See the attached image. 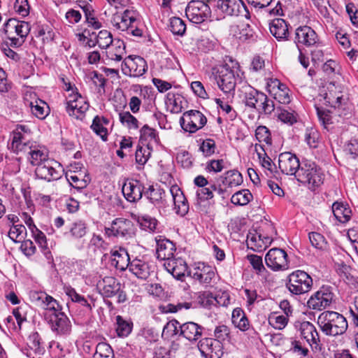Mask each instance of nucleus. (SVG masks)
<instances>
[{
	"label": "nucleus",
	"instance_id": "obj_1",
	"mask_svg": "<svg viewBox=\"0 0 358 358\" xmlns=\"http://www.w3.org/2000/svg\"><path fill=\"white\" fill-rule=\"evenodd\" d=\"M317 324L321 331L327 336H337L343 335L348 329L345 317L335 311L326 310L320 314Z\"/></svg>",
	"mask_w": 358,
	"mask_h": 358
},
{
	"label": "nucleus",
	"instance_id": "obj_2",
	"mask_svg": "<svg viewBox=\"0 0 358 358\" xmlns=\"http://www.w3.org/2000/svg\"><path fill=\"white\" fill-rule=\"evenodd\" d=\"M30 29L28 22L15 18L9 19L3 26L6 37L10 41V46L13 48H18L24 43Z\"/></svg>",
	"mask_w": 358,
	"mask_h": 358
},
{
	"label": "nucleus",
	"instance_id": "obj_3",
	"mask_svg": "<svg viewBox=\"0 0 358 358\" xmlns=\"http://www.w3.org/2000/svg\"><path fill=\"white\" fill-rule=\"evenodd\" d=\"M296 180L310 189L319 187L323 182L324 175L321 169L313 162H304L296 175Z\"/></svg>",
	"mask_w": 358,
	"mask_h": 358
},
{
	"label": "nucleus",
	"instance_id": "obj_4",
	"mask_svg": "<svg viewBox=\"0 0 358 358\" xmlns=\"http://www.w3.org/2000/svg\"><path fill=\"white\" fill-rule=\"evenodd\" d=\"M214 78L219 88L225 94L234 91L239 78L238 69L231 68L228 64L213 69Z\"/></svg>",
	"mask_w": 358,
	"mask_h": 358
},
{
	"label": "nucleus",
	"instance_id": "obj_5",
	"mask_svg": "<svg viewBox=\"0 0 358 358\" xmlns=\"http://www.w3.org/2000/svg\"><path fill=\"white\" fill-rule=\"evenodd\" d=\"M110 22L116 30L127 31V34L134 36H142V29L134 24L136 22V18L134 10L127 9L122 13L113 14Z\"/></svg>",
	"mask_w": 358,
	"mask_h": 358
},
{
	"label": "nucleus",
	"instance_id": "obj_6",
	"mask_svg": "<svg viewBox=\"0 0 358 358\" xmlns=\"http://www.w3.org/2000/svg\"><path fill=\"white\" fill-rule=\"evenodd\" d=\"M312 278L302 270H296L287 277L286 287L294 295H301L308 292L313 287Z\"/></svg>",
	"mask_w": 358,
	"mask_h": 358
},
{
	"label": "nucleus",
	"instance_id": "obj_7",
	"mask_svg": "<svg viewBox=\"0 0 358 358\" xmlns=\"http://www.w3.org/2000/svg\"><path fill=\"white\" fill-rule=\"evenodd\" d=\"M11 143L8 148L15 154L26 153L33 146L31 131L26 125H17L11 134Z\"/></svg>",
	"mask_w": 358,
	"mask_h": 358
},
{
	"label": "nucleus",
	"instance_id": "obj_8",
	"mask_svg": "<svg viewBox=\"0 0 358 358\" xmlns=\"http://www.w3.org/2000/svg\"><path fill=\"white\" fill-rule=\"evenodd\" d=\"M97 289L104 298L117 296V302L124 303L127 300L125 292L122 289V284L114 277L106 276L97 282Z\"/></svg>",
	"mask_w": 358,
	"mask_h": 358
},
{
	"label": "nucleus",
	"instance_id": "obj_9",
	"mask_svg": "<svg viewBox=\"0 0 358 358\" xmlns=\"http://www.w3.org/2000/svg\"><path fill=\"white\" fill-rule=\"evenodd\" d=\"M30 301L41 309L45 310V314H54L62 310L59 302L52 296L45 292L31 290L29 293Z\"/></svg>",
	"mask_w": 358,
	"mask_h": 358
},
{
	"label": "nucleus",
	"instance_id": "obj_10",
	"mask_svg": "<svg viewBox=\"0 0 358 358\" xmlns=\"http://www.w3.org/2000/svg\"><path fill=\"white\" fill-rule=\"evenodd\" d=\"M105 234L108 237H117L129 238L134 234L133 222L125 218H116L108 227L104 229Z\"/></svg>",
	"mask_w": 358,
	"mask_h": 358
},
{
	"label": "nucleus",
	"instance_id": "obj_11",
	"mask_svg": "<svg viewBox=\"0 0 358 358\" xmlns=\"http://www.w3.org/2000/svg\"><path fill=\"white\" fill-rule=\"evenodd\" d=\"M89 106V103L78 92L69 94L66 98V110L70 116L77 120L85 117Z\"/></svg>",
	"mask_w": 358,
	"mask_h": 358
},
{
	"label": "nucleus",
	"instance_id": "obj_12",
	"mask_svg": "<svg viewBox=\"0 0 358 358\" xmlns=\"http://www.w3.org/2000/svg\"><path fill=\"white\" fill-rule=\"evenodd\" d=\"M63 171L59 162L49 158L36 168L35 174L38 178L50 182L59 179Z\"/></svg>",
	"mask_w": 358,
	"mask_h": 358
},
{
	"label": "nucleus",
	"instance_id": "obj_13",
	"mask_svg": "<svg viewBox=\"0 0 358 358\" xmlns=\"http://www.w3.org/2000/svg\"><path fill=\"white\" fill-rule=\"evenodd\" d=\"M185 14L192 22L200 24L210 17L211 10L203 1H191L185 9Z\"/></svg>",
	"mask_w": 358,
	"mask_h": 358
},
{
	"label": "nucleus",
	"instance_id": "obj_14",
	"mask_svg": "<svg viewBox=\"0 0 358 358\" xmlns=\"http://www.w3.org/2000/svg\"><path fill=\"white\" fill-rule=\"evenodd\" d=\"M207 119L199 110H191L183 113L180 119V124L182 129L189 133H194L206 124Z\"/></svg>",
	"mask_w": 358,
	"mask_h": 358
},
{
	"label": "nucleus",
	"instance_id": "obj_15",
	"mask_svg": "<svg viewBox=\"0 0 358 358\" xmlns=\"http://www.w3.org/2000/svg\"><path fill=\"white\" fill-rule=\"evenodd\" d=\"M124 75L130 77H140L147 71V63L140 56L129 55L124 58L121 64Z\"/></svg>",
	"mask_w": 358,
	"mask_h": 358
},
{
	"label": "nucleus",
	"instance_id": "obj_16",
	"mask_svg": "<svg viewBox=\"0 0 358 358\" xmlns=\"http://www.w3.org/2000/svg\"><path fill=\"white\" fill-rule=\"evenodd\" d=\"M45 320L50 325L52 331L57 335H68L71 331V324L66 315L62 310L54 314H45Z\"/></svg>",
	"mask_w": 358,
	"mask_h": 358
},
{
	"label": "nucleus",
	"instance_id": "obj_17",
	"mask_svg": "<svg viewBox=\"0 0 358 358\" xmlns=\"http://www.w3.org/2000/svg\"><path fill=\"white\" fill-rule=\"evenodd\" d=\"M266 266L274 271H285L289 268L287 252L280 248H274L268 250L265 256Z\"/></svg>",
	"mask_w": 358,
	"mask_h": 358
},
{
	"label": "nucleus",
	"instance_id": "obj_18",
	"mask_svg": "<svg viewBox=\"0 0 358 358\" xmlns=\"http://www.w3.org/2000/svg\"><path fill=\"white\" fill-rule=\"evenodd\" d=\"M334 293L329 287H322L310 296L307 304L310 309L322 310L330 306L334 300Z\"/></svg>",
	"mask_w": 358,
	"mask_h": 358
},
{
	"label": "nucleus",
	"instance_id": "obj_19",
	"mask_svg": "<svg viewBox=\"0 0 358 358\" xmlns=\"http://www.w3.org/2000/svg\"><path fill=\"white\" fill-rule=\"evenodd\" d=\"M188 275L199 281L200 284L208 285L215 278V268L203 262H198L189 271Z\"/></svg>",
	"mask_w": 358,
	"mask_h": 358
},
{
	"label": "nucleus",
	"instance_id": "obj_20",
	"mask_svg": "<svg viewBox=\"0 0 358 358\" xmlns=\"http://www.w3.org/2000/svg\"><path fill=\"white\" fill-rule=\"evenodd\" d=\"M301 336L310 345L313 350H320L321 344L316 327L310 322H301L299 327Z\"/></svg>",
	"mask_w": 358,
	"mask_h": 358
},
{
	"label": "nucleus",
	"instance_id": "obj_21",
	"mask_svg": "<svg viewBox=\"0 0 358 358\" xmlns=\"http://www.w3.org/2000/svg\"><path fill=\"white\" fill-rule=\"evenodd\" d=\"M199 350L205 358H221L223 355V345L212 338L201 340L198 345Z\"/></svg>",
	"mask_w": 358,
	"mask_h": 358
},
{
	"label": "nucleus",
	"instance_id": "obj_22",
	"mask_svg": "<svg viewBox=\"0 0 358 358\" xmlns=\"http://www.w3.org/2000/svg\"><path fill=\"white\" fill-rule=\"evenodd\" d=\"M278 166L282 173L287 175H296L301 164L299 158L289 152H282L279 155Z\"/></svg>",
	"mask_w": 358,
	"mask_h": 358
},
{
	"label": "nucleus",
	"instance_id": "obj_23",
	"mask_svg": "<svg viewBox=\"0 0 358 358\" xmlns=\"http://www.w3.org/2000/svg\"><path fill=\"white\" fill-rule=\"evenodd\" d=\"M163 266L176 279L180 280H182L186 275H188L189 271L186 262L180 257L175 258L173 257L164 262Z\"/></svg>",
	"mask_w": 358,
	"mask_h": 358
},
{
	"label": "nucleus",
	"instance_id": "obj_24",
	"mask_svg": "<svg viewBox=\"0 0 358 358\" xmlns=\"http://www.w3.org/2000/svg\"><path fill=\"white\" fill-rule=\"evenodd\" d=\"M144 187L136 180H127L123 184L122 192L129 202H136L143 196Z\"/></svg>",
	"mask_w": 358,
	"mask_h": 358
},
{
	"label": "nucleus",
	"instance_id": "obj_25",
	"mask_svg": "<svg viewBox=\"0 0 358 358\" xmlns=\"http://www.w3.org/2000/svg\"><path fill=\"white\" fill-rule=\"evenodd\" d=\"M155 241L157 243L156 254L158 259L165 262L174 257L176 249L172 241L162 236L156 237Z\"/></svg>",
	"mask_w": 358,
	"mask_h": 358
},
{
	"label": "nucleus",
	"instance_id": "obj_26",
	"mask_svg": "<svg viewBox=\"0 0 358 358\" xmlns=\"http://www.w3.org/2000/svg\"><path fill=\"white\" fill-rule=\"evenodd\" d=\"M169 191L173 197L176 213L180 216H185L188 213L189 204L182 191L178 185L171 186Z\"/></svg>",
	"mask_w": 358,
	"mask_h": 358
},
{
	"label": "nucleus",
	"instance_id": "obj_27",
	"mask_svg": "<svg viewBox=\"0 0 358 358\" xmlns=\"http://www.w3.org/2000/svg\"><path fill=\"white\" fill-rule=\"evenodd\" d=\"M317 36L315 31L308 26L299 27L295 31L294 43L296 46L299 43L310 46L317 42Z\"/></svg>",
	"mask_w": 358,
	"mask_h": 358
},
{
	"label": "nucleus",
	"instance_id": "obj_28",
	"mask_svg": "<svg viewBox=\"0 0 358 358\" xmlns=\"http://www.w3.org/2000/svg\"><path fill=\"white\" fill-rule=\"evenodd\" d=\"M153 265L140 259H134L130 263L129 271L138 278L146 280L152 272Z\"/></svg>",
	"mask_w": 358,
	"mask_h": 358
},
{
	"label": "nucleus",
	"instance_id": "obj_29",
	"mask_svg": "<svg viewBox=\"0 0 358 358\" xmlns=\"http://www.w3.org/2000/svg\"><path fill=\"white\" fill-rule=\"evenodd\" d=\"M111 255L112 264L116 268L120 271H124L127 268H129L131 261H130L129 255L126 249L120 248L118 250H112Z\"/></svg>",
	"mask_w": 358,
	"mask_h": 358
},
{
	"label": "nucleus",
	"instance_id": "obj_30",
	"mask_svg": "<svg viewBox=\"0 0 358 358\" xmlns=\"http://www.w3.org/2000/svg\"><path fill=\"white\" fill-rule=\"evenodd\" d=\"M179 328L180 335L190 341L198 340L202 335L203 327L193 322L179 325Z\"/></svg>",
	"mask_w": 358,
	"mask_h": 358
},
{
	"label": "nucleus",
	"instance_id": "obj_31",
	"mask_svg": "<svg viewBox=\"0 0 358 358\" xmlns=\"http://www.w3.org/2000/svg\"><path fill=\"white\" fill-rule=\"evenodd\" d=\"M107 57L115 62H122L126 57V46L123 41L115 39L106 52Z\"/></svg>",
	"mask_w": 358,
	"mask_h": 358
},
{
	"label": "nucleus",
	"instance_id": "obj_32",
	"mask_svg": "<svg viewBox=\"0 0 358 358\" xmlns=\"http://www.w3.org/2000/svg\"><path fill=\"white\" fill-rule=\"evenodd\" d=\"M264 241L260 240V233L257 231H250L247 236L248 247L256 252L264 250L271 243L272 238H266Z\"/></svg>",
	"mask_w": 358,
	"mask_h": 358
},
{
	"label": "nucleus",
	"instance_id": "obj_33",
	"mask_svg": "<svg viewBox=\"0 0 358 358\" xmlns=\"http://www.w3.org/2000/svg\"><path fill=\"white\" fill-rule=\"evenodd\" d=\"M271 83L273 84L274 99L278 102L282 104L289 103L291 101V96L288 87L277 79L272 80Z\"/></svg>",
	"mask_w": 358,
	"mask_h": 358
},
{
	"label": "nucleus",
	"instance_id": "obj_34",
	"mask_svg": "<svg viewBox=\"0 0 358 358\" xmlns=\"http://www.w3.org/2000/svg\"><path fill=\"white\" fill-rule=\"evenodd\" d=\"M270 32L278 41L285 40L288 36V25L285 20L275 18L269 26Z\"/></svg>",
	"mask_w": 358,
	"mask_h": 358
},
{
	"label": "nucleus",
	"instance_id": "obj_35",
	"mask_svg": "<svg viewBox=\"0 0 358 358\" xmlns=\"http://www.w3.org/2000/svg\"><path fill=\"white\" fill-rule=\"evenodd\" d=\"M184 97L178 94L170 92L166 94L165 104L168 110L171 113H179L182 109Z\"/></svg>",
	"mask_w": 358,
	"mask_h": 358
},
{
	"label": "nucleus",
	"instance_id": "obj_36",
	"mask_svg": "<svg viewBox=\"0 0 358 358\" xmlns=\"http://www.w3.org/2000/svg\"><path fill=\"white\" fill-rule=\"evenodd\" d=\"M332 212L336 219L341 223L348 222L352 215V211L348 204L336 201L332 205Z\"/></svg>",
	"mask_w": 358,
	"mask_h": 358
},
{
	"label": "nucleus",
	"instance_id": "obj_37",
	"mask_svg": "<svg viewBox=\"0 0 358 358\" xmlns=\"http://www.w3.org/2000/svg\"><path fill=\"white\" fill-rule=\"evenodd\" d=\"M109 120L103 116L96 115L94 117L91 129L103 141H106L108 139V129L106 126L109 124Z\"/></svg>",
	"mask_w": 358,
	"mask_h": 358
},
{
	"label": "nucleus",
	"instance_id": "obj_38",
	"mask_svg": "<svg viewBox=\"0 0 358 358\" xmlns=\"http://www.w3.org/2000/svg\"><path fill=\"white\" fill-rule=\"evenodd\" d=\"M88 232L87 225L83 220H76L69 227V231L66 233L72 239L80 241L84 238Z\"/></svg>",
	"mask_w": 358,
	"mask_h": 358
},
{
	"label": "nucleus",
	"instance_id": "obj_39",
	"mask_svg": "<svg viewBox=\"0 0 358 358\" xmlns=\"http://www.w3.org/2000/svg\"><path fill=\"white\" fill-rule=\"evenodd\" d=\"M26 153L29 156L28 159L30 163L36 167L49 159L45 148L39 146H32Z\"/></svg>",
	"mask_w": 358,
	"mask_h": 358
},
{
	"label": "nucleus",
	"instance_id": "obj_40",
	"mask_svg": "<svg viewBox=\"0 0 358 358\" xmlns=\"http://www.w3.org/2000/svg\"><path fill=\"white\" fill-rule=\"evenodd\" d=\"M218 181L222 182L226 187H233L241 185L243 182L241 174L236 170L227 171L223 176L218 178Z\"/></svg>",
	"mask_w": 358,
	"mask_h": 358
},
{
	"label": "nucleus",
	"instance_id": "obj_41",
	"mask_svg": "<svg viewBox=\"0 0 358 358\" xmlns=\"http://www.w3.org/2000/svg\"><path fill=\"white\" fill-rule=\"evenodd\" d=\"M264 93L254 88H250L244 94V102L246 106L257 109L259 102L264 101Z\"/></svg>",
	"mask_w": 358,
	"mask_h": 358
},
{
	"label": "nucleus",
	"instance_id": "obj_42",
	"mask_svg": "<svg viewBox=\"0 0 358 358\" xmlns=\"http://www.w3.org/2000/svg\"><path fill=\"white\" fill-rule=\"evenodd\" d=\"M145 195L155 206L160 208L164 205L165 192L159 187L150 186Z\"/></svg>",
	"mask_w": 358,
	"mask_h": 358
},
{
	"label": "nucleus",
	"instance_id": "obj_43",
	"mask_svg": "<svg viewBox=\"0 0 358 358\" xmlns=\"http://www.w3.org/2000/svg\"><path fill=\"white\" fill-rule=\"evenodd\" d=\"M64 292L72 302L77 303L90 310L92 309V307L88 302L87 299L84 296L78 293L71 286L64 285Z\"/></svg>",
	"mask_w": 358,
	"mask_h": 358
},
{
	"label": "nucleus",
	"instance_id": "obj_44",
	"mask_svg": "<svg viewBox=\"0 0 358 358\" xmlns=\"http://www.w3.org/2000/svg\"><path fill=\"white\" fill-rule=\"evenodd\" d=\"M136 220L142 230L149 233L155 232L158 224L157 220L148 215H138Z\"/></svg>",
	"mask_w": 358,
	"mask_h": 358
},
{
	"label": "nucleus",
	"instance_id": "obj_45",
	"mask_svg": "<svg viewBox=\"0 0 358 358\" xmlns=\"http://www.w3.org/2000/svg\"><path fill=\"white\" fill-rule=\"evenodd\" d=\"M29 106L31 113L40 120L45 119L49 113L48 106L41 99H36L34 101H30Z\"/></svg>",
	"mask_w": 358,
	"mask_h": 358
},
{
	"label": "nucleus",
	"instance_id": "obj_46",
	"mask_svg": "<svg viewBox=\"0 0 358 358\" xmlns=\"http://www.w3.org/2000/svg\"><path fill=\"white\" fill-rule=\"evenodd\" d=\"M216 8L227 15H237L239 5L234 0H217Z\"/></svg>",
	"mask_w": 358,
	"mask_h": 358
},
{
	"label": "nucleus",
	"instance_id": "obj_47",
	"mask_svg": "<svg viewBox=\"0 0 358 358\" xmlns=\"http://www.w3.org/2000/svg\"><path fill=\"white\" fill-rule=\"evenodd\" d=\"M350 267L346 264L342 263L338 264L336 268V271L339 275L341 279L346 284L352 285L355 289L358 288V278H355L349 273Z\"/></svg>",
	"mask_w": 358,
	"mask_h": 358
},
{
	"label": "nucleus",
	"instance_id": "obj_48",
	"mask_svg": "<svg viewBox=\"0 0 358 358\" xmlns=\"http://www.w3.org/2000/svg\"><path fill=\"white\" fill-rule=\"evenodd\" d=\"M275 115L283 123L292 125L297 122V114L292 111L289 112L281 107L275 108Z\"/></svg>",
	"mask_w": 358,
	"mask_h": 358
},
{
	"label": "nucleus",
	"instance_id": "obj_49",
	"mask_svg": "<svg viewBox=\"0 0 358 358\" xmlns=\"http://www.w3.org/2000/svg\"><path fill=\"white\" fill-rule=\"evenodd\" d=\"M116 332L120 337H127L130 334L133 323L124 320L122 316L116 317Z\"/></svg>",
	"mask_w": 358,
	"mask_h": 358
},
{
	"label": "nucleus",
	"instance_id": "obj_50",
	"mask_svg": "<svg viewBox=\"0 0 358 358\" xmlns=\"http://www.w3.org/2000/svg\"><path fill=\"white\" fill-rule=\"evenodd\" d=\"M66 178L70 185L77 189H82L86 187L91 181L90 175L86 173H85L83 178H80V176L77 175H66Z\"/></svg>",
	"mask_w": 358,
	"mask_h": 358
},
{
	"label": "nucleus",
	"instance_id": "obj_51",
	"mask_svg": "<svg viewBox=\"0 0 358 358\" xmlns=\"http://www.w3.org/2000/svg\"><path fill=\"white\" fill-rule=\"evenodd\" d=\"M252 198L253 196L250 192L248 189H244L234 193L231 198V201L234 205L245 206Z\"/></svg>",
	"mask_w": 358,
	"mask_h": 358
},
{
	"label": "nucleus",
	"instance_id": "obj_52",
	"mask_svg": "<svg viewBox=\"0 0 358 358\" xmlns=\"http://www.w3.org/2000/svg\"><path fill=\"white\" fill-rule=\"evenodd\" d=\"M198 302L204 308H210L212 306L220 304L217 296H214L209 291L200 292L197 296Z\"/></svg>",
	"mask_w": 358,
	"mask_h": 358
},
{
	"label": "nucleus",
	"instance_id": "obj_53",
	"mask_svg": "<svg viewBox=\"0 0 358 358\" xmlns=\"http://www.w3.org/2000/svg\"><path fill=\"white\" fill-rule=\"evenodd\" d=\"M119 120L122 125L129 129H137L139 127L138 120L129 111H123L119 113Z\"/></svg>",
	"mask_w": 358,
	"mask_h": 358
},
{
	"label": "nucleus",
	"instance_id": "obj_54",
	"mask_svg": "<svg viewBox=\"0 0 358 358\" xmlns=\"http://www.w3.org/2000/svg\"><path fill=\"white\" fill-rule=\"evenodd\" d=\"M169 27L171 31L174 35L183 36L186 31V24L180 17H173L169 20Z\"/></svg>",
	"mask_w": 358,
	"mask_h": 358
},
{
	"label": "nucleus",
	"instance_id": "obj_55",
	"mask_svg": "<svg viewBox=\"0 0 358 358\" xmlns=\"http://www.w3.org/2000/svg\"><path fill=\"white\" fill-rule=\"evenodd\" d=\"M97 45L102 49L108 48L113 43L112 34L107 30L100 31L96 36Z\"/></svg>",
	"mask_w": 358,
	"mask_h": 358
},
{
	"label": "nucleus",
	"instance_id": "obj_56",
	"mask_svg": "<svg viewBox=\"0 0 358 358\" xmlns=\"http://www.w3.org/2000/svg\"><path fill=\"white\" fill-rule=\"evenodd\" d=\"M305 141L311 148H316L320 143V134L313 127L306 128L305 131Z\"/></svg>",
	"mask_w": 358,
	"mask_h": 358
},
{
	"label": "nucleus",
	"instance_id": "obj_57",
	"mask_svg": "<svg viewBox=\"0 0 358 358\" xmlns=\"http://www.w3.org/2000/svg\"><path fill=\"white\" fill-rule=\"evenodd\" d=\"M325 99L331 107L337 110L339 116H347L350 113L349 109H347L345 104H343L342 96H337L334 100H331L330 97L326 96Z\"/></svg>",
	"mask_w": 358,
	"mask_h": 358
},
{
	"label": "nucleus",
	"instance_id": "obj_58",
	"mask_svg": "<svg viewBox=\"0 0 358 358\" xmlns=\"http://www.w3.org/2000/svg\"><path fill=\"white\" fill-rule=\"evenodd\" d=\"M92 358H113V351L106 343H99Z\"/></svg>",
	"mask_w": 358,
	"mask_h": 358
},
{
	"label": "nucleus",
	"instance_id": "obj_59",
	"mask_svg": "<svg viewBox=\"0 0 358 358\" xmlns=\"http://www.w3.org/2000/svg\"><path fill=\"white\" fill-rule=\"evenodd\" d=\"M26 234V228L22 224L12 225L8 231L9 238L15 243L21 242Z\"/></svg>",
	"mask_w": 358,
	"mask_h": 358
},
{
	"label": "nucleus",
	"instance_id": "obj_60",
	"mask_svg": "<svg viewBox=\"0 0 358 358\" xmlns=\"http://www.w3.org/2000/svg\"><path fill=\"white\" fill-rule=\"evenodd\" d=\"M289 317L284 315H276L273 313L268 317V323L273 328L282 330L287 325Z\"/></svg>",
	"mask_w": 358,
	"mask_h": 358
},
{
	"label": "nucleus",
	"instance_id": "obj_61",
	"mask_svg": "<svg viewBox=\"0 0 358 358\" xmlns=\"http://www.w3.org/2000/svg\"><path fill=\"white\" fill-rule=\"evenodd\" d=\"M255 138L259 142H264L270 146L272 144V139L270 130L266 126H259L255 130Z\"/></svg>",
	"mask_w": 358,
	"mask_h": 358
},
{
	"label": "nucleus",
	"instance_id": "obj_62",
	"mask_svg": "<svg viewBox=\"0 0 358 358\" xmlns=\"http://www.w3.org/2000/svg\"><path fill=\"white\" fill-rule=\"evenodd\" d=\"M264 101L259 102L256 110L260 115H269L275 110L273 101L264 94Z\"/></svg>",
	"mask_w": 358,
	"mask_h": 358
},
{
	"label": "nucleus",
	"instance_id": "obj_63",
	"mask_svg": "<svg viewBox=\"0 0 358 358\" xmlns=\"http://www.w3.org/2000/svg\"><path fill=\"white\" fill-rule=\"evenodd\" d=\"M150 155L151 150L149 147L138 145L135 153L136 162L140 166H143L148 162Z\"/></svg>",
	"mask_w": 358,
	"mask_h": 358
},
{
	"label": "nucleus",
	"instance_id": "obj_64",
	"mask_svg": "<svg viewBox=\"0 0 358 358\" xmlns=\"http://www.w3.org/2000/svg\"><path fill=\"white\" fill-rule=\"evenodd\" d=\"M229 336V328L224 324L216 327L214 330V340L216 341H219L221 344H222V343L224 341H229L230 337Z\"/></svg>",
	"mask_w": 358,
	"mask_h": 358
}]
</instances>
